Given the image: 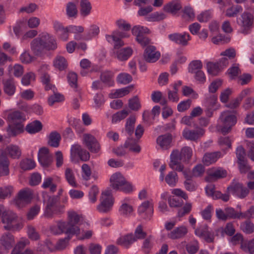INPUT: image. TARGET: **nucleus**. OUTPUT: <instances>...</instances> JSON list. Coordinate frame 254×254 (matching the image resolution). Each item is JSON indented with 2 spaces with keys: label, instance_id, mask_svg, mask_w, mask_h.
I'll use <instances>...</instances> for the list:
<instances>
[{
  "label": "nucleus",
  "instance_id": "58836bf2",
  "mask_svg": "<svg viewBox=\"0 0 254 254\" xmlns=\"http://www.w3.org/2000/svg\"><path fill=\"white\" fill-rule=\"evenodd\" d=\"M206 67L208 73L212 76L217 75L221 70L217 63L208 62Z\"/></svg>",
  "mask_w": 254,
  "mask_h": 254
},
{
  "label": "nucleus",
  "instance_id": "a19ab883",
  "mask_svg": "<svg viewBox=\"0 0 254 254\" xmlns=\"http://www.w3.org/2000/svg\"><path fill=\"white\" fill-rule=\"evenodd\" d=\"M132 33L136 38L138 36H143L146 34H149L150 30L147 28L140 25L134 26L131 30Z\"/></svg>",
  "mask_w": 254,
  "mask_h": 254
},
{
  "label": "nucleus",
  "instance_id": "e433bc0d",
  "mask_svg": "<svg viewBox=\"0 0 254 254\" xmlns=\"http://www.w3.org/2000/svg\"><path fill=\"white\" fill-rule=\"evenodd\" d=\"M3 89L4 92L9 95H12L15 90V87L13 80L11 79L3 81Z\"/></svg>",
  "mask_w": 254,
  "mask_h": 254
},
{
  "label": "nucleus",
  "instance_id": "ea45409f",
  "mask_svg": "<svg viewBox=\"0 0 254 254\" xmlns=\"http://www.w3.org/2000/svg\"><path fill=\"white\" fill-rule=\"evenodd\" d=\"M132 50L130 48L122 49L117 52V57L120 61L127 60L132 54Z\"/></svg>",
  "mask_w": 254,
  "mask_h": 254
},
{
  "label": "nucleus",
  "instance_id": "ddd939ff",
  "mask_svg": "<svg viewBox=\"0 0 254 254\" xmlns=\"http://www.w3.org/2000/svg\"><path fill=\"white\" fill-rule=\"evenodd\" d=\"M38 161L43 167H48L53 161L52 154L46 147L41 148L38 153Z\"/></svg>",
  "mask_w": 254,
  "mask_h": 254
},
{
  "label": "nucleus",
  "instance_id": "09e8293b",
  "mask_svg": "<svg viewBox=\"0 0 254 254\" xmlns=\"http://www.w3.org/2000/svg\"><path fill=\"white\" fill-rule=\"evenodd\" d=\"M241 248L246 252L254 254V240L242 243Z\"/></svg>",
  "mask_w": 254,
  "mask_h": 254
},
{
  "label": "nucleus",
  "instance_id": "338daca9",
  "mask_svg": "<svg viewBox=\"0 0 254 254\" xmlns=\"http://www.w3.org/2000/svg\"><path fill=\"white\" fill-rule=\"evenodd\" d=\"M65 175L68 183L73 187H76L73 172L70 168L65 170Z\"/></svg>",
  "mask_w": 254,
  "mask_h": 254
},
{
  "label": "nucleus",
  "instance_id": "4c0bfd02",
  "mask_svg": "<svg viewBox=\"0 0 254 254\" xmlns=\"http://www.w3.org/2000/svg\"><path fill=\"white\" fill-rule=\"evenodd\" d=\"M42 129V125L40 121H35L28 124L26 127V131L30 133H35Z\"/></svg>",
  "mask_w": 254,
  "mask_h": 254
},
{
  "label": "nucleus",
  "instance_id": "37998d69",
  "mask_svg": "<svg viewBox=\"0 0 254 254\" xmlns=\"http://www.w3.org/2000/svg\"><path fill=\"white\" fill-rule=\"evenodd\" d=\"M66 12L69 17L75 18L78 13L76 4L73 2H68L66 6Z\"/></svg>",
  "mask_w": 254,
  "mask_h": 254
},
{
  "label": "nucleus",
  "instance_id": "a878e982",
  "mask_svg": "<svg viewBox=\"0 0 254 254\" xmlns=\"http://www.w3.org/2000/svg\"><path fill=\"white\" fill-rule=\"evenodd\" d=\"M172 136L170 134L160 135L157 139V144L163 149H167L170 147Z\"/></svg>",
  "mask_w": 254,
  "mask_h": 254
},
{
  "label": "nucleus",
  "instance_id": "0eeeda50",
  "mask_svg": "<svg viewBox=\"0 0 254 254\" xmlns=\"http://www.w3.org/2000/svg\"><path fill=\"white\" fill-rule=\"evenodd\" d=\"M99 204L97 206V209L100 212L107 213L111 210L114 201L110 191L103 192Z\"/></svg>",
  "mask_w": 254,
  "mask_h": 254
},
{
  "label": "nucleus",
  "instance_id": "39448f33",
  "mask_svg": "<svg viewBox=\"0 0 254 254\" xmlns=\"http://www.w3.org/2000/svg\"><path fill=\"white\" fill-rule=\"evenodd\" d=\"M219 120L223 124L221 130L224 134L229 132L232 127L237 123V117L230 111H225L221 113Z\"/></svg>",
  "mask_w": 254,
  "mask_h": 254
},
{
  "label": "nucleus",
  "instance_id": "cd10ccee",
  "mask_svg": "<svg viewBox=\"0 0 254 254\" xmlns=\"http://www.w3.org/2000/svg\"><path fill=\"white\" fill-rule=\"evenodd\" d=\"M7 131L10 136H15L24 131L23 125L21 123L9 124Z\"/></svg>",
  "mask_w": 254,
  "mask_h": 254
},
{
  "label": "nucleus",
  "instance_id": "9b49d317",
  "mask_svg": "<svg viewBox=\"0 0 254 254\" xmlns=\"http://www.w3.org/2000/svg\"><path fill=\"white\" fill-rule=\"evenodd\" d=\"M227 190L234 195L241 198L245 197L249 193V190L239 183L233 182L230 186L228 187Z\"/></svg>",
  "mask_w": 254,
  "mask_h": 254
},
{
  "label": "nucleus",
  "instance_id": "b1692460",
  "mask_svg": "<svg viewBox=\"0 0 254 254\" xmlns=\"http://www.w3.org/2000/svg\"><path fill=\"white\" fill-rule=\"evenodd\" d=\"M187 233L188 229L187 227L182 226L172 231L168 234V237L172 239H178L184 237Z\"/></svg>",
  "mask_w": 254,
  "mask_h": 254
},
{
  "label": "nucleus",
  "instance_id": "c756f323",
  "mask_svg": "<svg viewBox=\"0 0 254 254\" xmlns=\"http://www.w3.org/2000/svg\"><path fill=\"white\" fill-rule=\"evenodd\" d=\"M114 74L111 71H105L101 73L100 79L101 82L108 86H112L114 84L113 79Z\"/></svg>",
  "mask_w": 254,
  "mask_h": 254
},
{
  "label": "nucleus",
  "instance_id": "f3484780",
  "mask_svg": "<svg viewBox=\"0 0 254 254\" xmlns=\"http://www.w3.org/2000/svg\"><path fill=\"white\" fill-rule=\"evenodd\" d=\"M146 212L147 215L144 218L149 219L153 213V205L151 200L145 201L138 208V212L139 215H141Z\"/></svg>",
  "mask_w": 254,
  "mask_h": 254
},
{
  "label": "nucleus",
  "instance_id": "aec40b11",
  "mask_svg": "<svg viewBox=\"0 0 254 254\" xmlns=\"http://www.w3.org/2000/svg\"><path fill=\"white\" fill-rule=\"evenodd\" d=\"M181 2L178 0H173L166 4L163 7V10L172 14H175L182 8Z\"/></svg>",
  "mask_w": 254,
  "mask_h": 254
},
{
  "label": "nucleus",
  "instance_id": "473e14b6",
  "mask_svg": "<svg viewBox=\"0 0 254 254\" xmlns=\"http://www.w3.org/2000/svg\"><path fill=\"white\" fill-rule=\"evenodd\" d=\"M80 7V12L82 16H86L90 13L92 6L88 0H81Z\"/></svg>",
  "mask_w": 254,
  "mask_h": 254
},
{
  "label": "nucleus",
  "instance_id": "c9c22d12",
  "mask_svg": "<svg viewBox=\"0 0 254 254\" xmlns=\"http://www.w3.org/2000/svg\"><path fill=\"white\" fill-rule=\"evenodd\" d=\"M115 33V32H113L112 35H107L106 39L108 42L114 43L115 49H118L124 45V43L120 38L116 36Z\"/></svg>",
  "mask_w": 254,
  "mask_h": 254
},
{
  "label": "nucleus",
  "instance_id": "7ed1b4c3",
  "mask_svg": "<svg viewBox=\"0 0 254 254\" xmlns=\"http://www.w3.org/2000/svg\"><path fill=\"white\" fill-rule=\"evenodd\" d=\"M43 201L46 203L44 215L48 218H52L64 212V206L60 204V197L58 195L49 196L43 193Z\"/></svg>",
  "mask_w": 254,
  "mask_h": 254
},
{
  "label": "nucleus",
  "instance_id": "a211bd4d",
  "mask_svg": "<svg viewBox=\"0 0 254 254\" xmlns=\"http://www.w3.org/2000/svg\"><path fill=\"white\" fill-rule=\"evenodd\" d=\"M125 178L121 173L113 174L110 178L111 187L116 190H119L121 186L125 183Z\"/></svg>",
  "mask_w": 254,
  "mask_h": 254
},
{
  "label": "nucleus",
  "instance_id": "680f3d73",
  "mask_svg": "<svg viewBox=\"0 0 254 254\" xmlns=\"http://www.w3.org/2000/svg\"><path fill=\"white\" fill-rule=\"evenodd\" d=\"M146 235V233L143 231L142 226L140 225L136 228L133 236L136 241L138 239H143L145 238Z\"/></svg>",
  "mask_w": 254,
  "mask_h": 254
},
{
  "label": "nucleus",
  "instance_id": "f257e3e1",
  "mask_svg": "<svg viewBox=\"0 0 254 254\" xmlns=\"http://www.w3.org/2000/svg\"><path fill=\"white\" fill-rule=\"evenodd\" d=\"M57 47L56 40L48 33H43L30 43L31 50L37 57H42L46 51L54 50Z\"/></svg>",
  "mask_w": 254,
  "mask_h": 254
},
{
  "label": "nucleus",
  "instance_id": "f03ea898",
  "mask_svg": "<svg viewBox=\"0 0 254 254\" xmlns=\"http://www.w3.org/2000/svg\"><path fill=\"white\" fill-rule=\"evenodd\" d=\"M192 155V149L189 146L183 147L180 152L177 149L174 150L170 155V161L169 166L173 170L183 171L184 167L182 164L181 161L188 162Z\"/></svg>",
  "mask_w": 254,
  "mask_h": 254
},
{
  "label": "nucleus",
  "instance_id": "603ef678",
  "mask_svg": "<svg viewBox=\"0 0 254 254\" xmlns=\"http://www.w3.org/2000/svg\"><path fill=\"white\" fill-rule=\"evenodd\" d=\"M40 207L38 205H35L31 207L28 212L27 213V218L28 220H32L39 212Z\"/></svg>",
  "mask_w": 254,
  "mask_h": 254
},
{
  "label": "nucleus",
  "instance_id": "4468645a",
  "mask_svg": "<svg viewBox=\"0 0 254 254\" xmlns=\"http://www.w3.org/2000/svg\"><path fill=\"white\" fill-rule=\"evenodd\" d=\"M169 39L176 44L182 46H186L188 44V41L190 40V37L189 34L186 32L183 34L174 33L168 35Z\"/></svg>",
  "mask_w": 254,
  "mask_h": 254
},
{
  "label": "nucleus",
  "instance_id": "bb28decb",
  "mask_svg": "<svg viewBox=\"0 0 254 254\" xmlns=\"http://www.w3.org/2000/svg\"><path fill=\"white\" fill-rule=\"evenodd\" d=\"M7 118L10 124H22L25 120L24 114L19 111H14L9 114Z\"/></svg>",
  "mask_w": 254,
  "mask_h": 254
},
{
  "label": "nucleus",
  "instance_id": "052dcab7",
  "mask_svg": "<svg viewBox=\"0 0 254 254\" xmlns=\"http://www.w3.org/2000/svg\"><path fill=\"white\" fill-rule=\"evenodd\" d=\"M166 15L162 12H154L147 17V20L150 21H159L165 18Z\"/></svg>",
  "mask_w": 254,
  "mask_h": 254
},
{
  "label": "nucleus",
  "instance_id": "2eb2a0df",
  "mask_svg": "<svg viewBox=\"0 0 254 254\" xmlns=\"http://www.w3.org/2000/svg\"><path fill=\"white\" fill-rule=\"evenodd\" d=\"M70 151L71 155H77L81 160L83 161H87L90 159L89 153L78 144L72 145Z\"/></svg>",
  "mask_w": 254,
  "mask_h": 254
},
{
  "label": "nucleus",
  "instance_id": "6ab92c4d",
  "mask_svg": "<svg viewBox=\"0 0 254 254\" xmlns=\"http://www.w3.org/2000/svg\"><path fill=\"white\" fill-rule=\"evenodd\" d=\"M48 66L47 65H42L41 66L40 69H39V71L41 72V80L42 83L45 85V89L47 91L48 90H53V91H55V89H56V87L54 85H53L52 84L50 83V76L49 74L46 72H43L42 70L43 69H46L47 68Z\"/></svg>",
  "mask_w": 254,
  "mask_h": 254
},
{
  "label": "nucleus",
  "instance_id": "5fc2aeb1",
  "mask_svg": "<svg viewBox=\"0 0 254 254\" xmlns=\"http://www.w3.org/2000/svg\"><path fill=\"white\" fill-rule=\"evenodd\" d=\"M119 211L123 215L127 216L133 211V208L130 205L124 203L121 206Z\"/></svg>",
  "mask_w": 254,
  "mask_h": 254
},
{
  "label": "nucleus",
  "instance_id": "6e6d98bb",
  "mask_svg": "<svg viewBox=\"0 0 254 254\" xmlns=\"http://www.w3.org/2000/svg\"><path fill=\"white\" fill-rule=\"evenodd\" d=\"M202 67V64L200 61H193L190 64L189 71L194 73L197 70H200Z\"/></svg>",
  "mask_w": 254,
  "mask_h": 254
},
{
  "label": "nucleus",
  "instance_id": "4d7b16f0",
  "mask_svg": "<svg viewBox=\"0 0 254 254\" xmlns=\"http://www.w3.org/2000/svg\"><path fill=\"white\" fill-rule=\"evenodd\" d=\"M205 171L203 165L199 164L195 166L192 170V175L194 177L202 176Z\"/></svg>",
  "mask_w": 254,
  "mask_h": 254
},
{
  "label": "nucleus",
  "instance_id": "e2e57ef3",
  "mask_svg": "<svg viewBox=\"0 0 254 254\" xmlns=\"http://www.w3.org/2000/svg\"><path fill=\"white\" fill-rule=\"evenodd\" d=\"M230 41L229 37H225L224 36L219 35L214 37L212 39V42L215 44H223L229 42Z\"/></svg>",
  "mask_w": 254,
  "mask_h": 254
},
{
  "label": "nucleus",
  "instance_id": "6e6552de",
  "mask_svg": "<svg viewBox=\"0 0 254 254\" xmlns=\"http://www.w3.org/2000/svg\"><path fill=\"white\" fill-rule=\"evenodd\" d=\"M253 22V15L247 12H244L241 17L237 19V24L241 27V31L244 34H247L252 28Z\"/></svg>",
  "mask_w": 254,
  "mask_h": 254
},
{
  "label": "nucleus",
  "instance_id": "4be33fe9",
  "mask_svg": "<svg viewBox=\"0 0 254 254\" xmlns=\"http://www.w3.org/2000/svg\"><path fill=\"white\" fill-rule=\"evenodd\" d=\"M227 175V172L225 170L217 169L210 171L208 176L206 177L205 180L208 182H213L217 179L224 178Z\"/></svg>",
  "mask_w": 254,
  "mask_h": 254
},
{
  "label": "nucleus",
  "instance_id": "2f4dec72",
  "mask_svg": "<svg viewBox=\"0 0 254 254\" xmlns=\"http://www.w3.org/2000/svg\"><path fill=\"white\" fill-rule=\"evenodd\" d=\"M235 229L233 223L231 222L228 223L224 228L220 227L216 231L217 235L220 233L222 236H224V234L232 236L235 234Z\"/></svg>",
  "mask_w": 254,
  "mask_h": 254
},
{
  "label": "nucleus",
  "instance_id": "f8f14e48",
  "mask_svg": "<svg viewBox=\"0 0 254 254\" xmlns=\"http://www.w3.org/2000/svg\"><path fill=\"white\" fill-rule=\"evenodd\" d=\"M144 60L150 63L156 62L160 57V53L156 51V48L153 46H147L143 54Z\"/></svg>",
  "mask_w": 254,
  "mask_h": 254
},
{
  "label": "nucleus",
  "instance_id": "c85d7f7f",
  "mask_svg": "<svg viewBox=\"0 0 254 254\" xmlns=\"http://www.w3.org/2000/svg\"><path fill=\"white\" fill-rule=\"evenodd\" d=\"M48 144L53 147H58L61 139L60 134L57 131L51 132L48 137Z\"/></svg>",
  "mask_w": 254,
  "mask_h": 254
},
{
  "label": "nucleus",
  "instance_id": "de8ad7c7",
  "mask_svg": "<svg viewBox=\"0 0 254 254\" xmlns=\"http://www.w3.org/2000/svg\"><path fill=\"white\" fill-rule=\"evenodd\" d=\"M54 65L56 68L62 70L66 67V61L63 57L59 56L55 59L54 62Z\"/></svg>",
  "mask_w": 254,
  "mask_h": 254
},
{
  "label": "nucleus",
  "instance_id": "0e129e2a",
  "mask_svg": "<svg viewBox=\"0 0 254 254\" xmlns=\"http://www.w3.org/2000/svg\"><path fill=\"white\" fill-rule=\"evenodd\" d=\"M9 72L13 71V74L17 77L20 76L23 73V68L22 66L20 64H16L13 67L11 66L8 67Z\"/></svg>",
  "mask_w": 254,
  "mask_h": 254
},
{
  "label": "nucleus",
  "instance_id": "9d476101",
  "mask_svg": "<svg viewBox=\"0 0 254 254\" xmlns=\"http://www.w3.org/2000/svg\"><path fill=\"white\" fill-rule=\"evenodd\" d=\"M83 141L91 152L96 153L100 150L101 146L99 143L92 134H84L83 135Z\"/></svg>",
  "mask_w": 254,
  "mask_h": 254
},
{
  "label": "nucleus",
  "instance_id": "5701e85b",
  "mask_svg": "<svg viewBox=\"0 0 254 254\" xmlns=\"http://www.w3.org/2000/svg\"><path fill=\"white\" fill-rule=\"evenodd\" d=\"M50 230L51 232L54 235H59L62 233H65L67 235H70L67 231V225L65 222L59 221L58 222L57 226H52Z\"/></svg>",
  "mask_w": 254,
  "mask_h": 254
},
{
  "label": "nucleus",
  "instance_id": "72a5a7b5",
  "mask_svg": "<svg viewBox=\"0 0 254 254\" xmlns=\"http://www.w3.org/2000/svg\"><path fill=\"white\" fill-rule=\"evenodd\" d=\"M165 181L171 187H174L178 182V177L175 171H171L165 177Z\"/></svg>",
  "mask_w": 254,
  "mask_h": 254
},
{
  "label": "nucleus",
  "instance_id": "412c9836",
  "mask_svg": "<svg viewBox=\"0 0 254 254\" xmlns=\"http://www.w3.org/2000/svg\"><path fill=\"white\" fill-rule=\"evenodd\" d=\"M0 242L2 246L7 250L11 249L15 243L14 236L9 233L3 234L0 238Z\"/></svg>",
  "mask_w": 254,
  "mask_h": 254
},
{
  "label": "nucleus",
  "instance_id": "20e7f679",
  "mask_svg": "<svg viewBox=\"0 0 254 254\" xmlns=\"http://www.w3.org/2000/svg\"><path fill=\"white\" fill-rule=\"evenodd\" d=\"M18 217L17 215L10 210H3L1 221L5 224L3 226L6 230H17L22 227L21 223L17 222Z\"/></svg>",
  "mask_w": 254,
  "mask_h": 254
},
{
  "label": "nucleus",
  "instance_id": "13d9d810",
  "mask_svg": "<svg viewBox=\"0 0 254 254\" xmlns=\"http://www.w3.org/2000/svg\"><path fill=\"white\" fill-rule=\"evenodd\" d=\"M27 234L29 238L32 240H37L39 239V235L36 230L35 228L29 225L27 227Z\"/></svg>",
  "mask_w": 254,
  "mask_h": 254
},
{
  "label": "nucleus",
  "instance_id": "f704fd0d",
  "mask_svg": "<svg viewBox=\"0 0 254 254\" xmlns=\"http://www.w3.org/2000/svg\"><path fill=\"white\" fill-rule=\"evenodd\" d=\"M135 241L133 235L130 234L119 239L117 241V244L126 247H128L131 244Z\"/></svg>",
  "mask_w": 254,
  "mask_h": 254
},
{
  "label": "nucleus",
  "instance_id": "7c9ffc66",
  "mask_svg": "<svg viewBox=\"0 0 254 254\" xmlns=\"http://www.w3.org/2000/svg\"><path fill=\"white\" fill-rule=\"evenodd\" d=\"M8 155L13 159H19L21 155V150L19 146L11 144L5 149Z\"/></svg>",
  "mask_w": 254,
  "mask_h": 254
},
{
  "label": "nucleus",
  "instance_id": "c03bdc74",
  "mask_svg": "<svg viewBox=\"0 0 254 254\" xmlns=\"http://www.w3.org/2000/svg\"><path fill=\"white\" fill-rule=\"evenodd\" d=\"M29 242L28 240H22L18 242L11 251V254H20L22 250L28 245Z\"/></svg>",
  "mask_w": 254,
  "mask_h": 254
},
{
  "label": "nucleus",
  "instance_id": "bf43d9fd",
  "mask_svg": "<svg viewBox=\"0 0 254 254\" xmlns=\"http://www.w3.org/2000/svg\"><path fill=\"white\" fill-rule=\"evenodd\" d=\"M168 202L170 207L176 208L181 207L184 203L182 198L178 197L170 198L168 200Z\"/></svg>",
  "mask_w": 254,
  "mask_h": 254
},
{
  "label": "nucleus",
  "instance_id": "423d86ee",
  "mask_svg": "<svg viewBox=\"0 0 254 254\" xmlns=\"http://www.w3.org/2000/svg\"><path fill=\"white\" fill-rule=\"evenodd\" d=\"M82 221V216L78 215L75 212L69 211L68 212V222H66L67 231L70 235L78 236L80 234V229L76 226L79 222Z\"/></svg>",
  "mask_w": 254,
  "mask_h": 254
},
{
  "label": "nucleus",
  "instance_id": "393cba45",
  "mask_svg": "<svg viewBox=\"0 0 254 254\" xmlns=\"http://www.w3.org/2000/svg\"><path fill=\"white\" fill-rule=\"evenodd\" d=\"M220 156L221 152L219 151L206 153L203 156L202 162L205 165L208 166L215 163Z\"/></svg>",
  "mask_w": 254,
  "mask_h": 254
},
{
  "label": "nucleus",
  "instance_id": "69168bd1",
  "mask_svg": "<svg viewBox=\"0 0 254 254\" xmlns=\"http://www.w3.org/2000/svg\"><path fill=\"white\" fill-rule=\"evenodd\" d=\"M12 191V188L10 186L0 188V198L4 199L10 196Z\"/></svg>",
  "mask_w": 254,
  "mask_h": 254
},
{
  "label": "nucleus",
  "instance_id": "3c124183",
  "mask_svg": "<svg viewBox=\"0 0 254 254\" xmlns=\"http://www.w3.org/2000/svg\"><path fill=\"white\" fill-rule=\"evenodd\" d=\"M226 213V216L228 219H241V213L237 212L235 209L232 207H227L225 209Z\"/></svg>",
  "mask_w": 254,
  "mask_h": 254
},
{
  "label": "nucleus",
  "instance_id": "79ce46f5",
  "mask_svg": "<svg viewBox=\"0 0 254 254\" xmlns=\"http://www.w3.org/2000/svg\"><path fill=\"white\" fill-rule=\"evenodd\" d=\"M131 88L132 87L128 86L118 89L114 93H110L109 94V97L112 99L122 97L128 94Z\"/></svg>",
  "mask_w": 254,
  "mask_h": 254
},
{
  "label": "nucleus",
  "instance_id": "8fccbe9b",
  "mask_svg": "<svg viewBox=\"0 0 254 254\" xmlns=\"http://www.w3.org/2000/svg\"><path fill=\"white\" fill-rule=\"evenodd\" d=\"M131 76L127 73H122L118 75L117 81L121 84H127L132 81Z\"/></svg>",
  "mask_w": 254,
  "mask_h": 254
},
{
  "label": "nucleus",
  "instance_id": "864d4df0",
  "mask_svg": "<svg viewBox=\"0 0 254 254\" xmlns=\"http://www.w3.org/2000/svg\"><path fill=\"white\" fill-rule=\"evenodd\" d=\"M242 8L241 6L237 5L235 7L232 6L227 9L226 11V15L228 17H234L238 13L242 11Z\"/></svg>",
  "mask_w": 254,
  "mask_h": 254
},
{
  "label": "nucleus",
  "instance_id": "dca6fc26",
  "mask_svg": "<svg viewBox=\"0 0 254 254\" xmlns=\"http://www.w3.org/2000/svg\"><path fill=\"white\" fill-rule=\"evenodd\" d=\"M204 132L205 130L199 127L197 130L185 129L183 132V135L186 139L194 141L203 136Z\"/></svg>",
  "mask_w": 254,
  "mask_h": 254
},
{
  "label": "nucleus",
  "instance_id": "a18cd8bd",
  "mask_svg": "<svg viewBox=\"0 0 254 254\" xmlns=\"http://www.w3.org/2000/svg\"><path fill=\"white\" fill-rule=\"evenodd\" d=\"M35 166L34 160L27 158L22 160L20 163V168L24 171L32 169Z\"/></svg>",
  "mask_w": 254,
  "mask_h": 254
},
{
  "label": "nucleus",
  "instance_id": "774afa93",
  "mask_svg": "<svg viewBox=\"0 0 254 254\" xmlns=\"http://www.w3.org/2000/svg\"><path fill=\"white\" fill-rule=\"evenodd\" d=\"M81 169L83 173L82 177L83 179L86 181L89 180L91 174L90 167L88 165L86 164H84L82 166Z\"/></svg>",
  "mask_w": 254,
  "mask_h": 254
},
{
  "label": "nucleus",
  "instance_id": "1a4fd4ad",
  "mask_svg": "<svg viewBox=\"0 0 254 254\" xmlns=\"http://www.w3.org/2000/svg\"><path fill=\"white\" fill-rule=\"evenodd\" d=\"M32 198V192L30 189L21 190L15 199V205L20 208L30 202Z\"/></svg>",
  "mask_w": 254,
  "mask_h": 254
},
{
  "label": "nucleus",
  "instance_id": "49530a36",
  "mask_svg": "<svg viewBox=\"0 0 254 254\" xmlns=\"http://www.w3.org/2000/svg\"><path fill=\"white\" fill-rule=\"evenodd\" d=\"M240 228L246 234H251L254 231V225L249 220L241 223Z\"/></svg>",
  "mask_w": 254,
  "mask_h": 254
}]
</instances>
